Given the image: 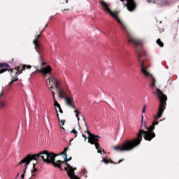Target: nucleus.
I'll list each match as a JSON object with an SVG mask.
<instances>
[{
	"mask_svg": "<svg viewBox=\"0 0 179 179\" xmlns=\"http://www.w3.org/2000/svg\"><path fill=\"white\" fill-rule=\"evenodd\" d=\"M47 27H48V24H47L45 26V29H47Z\"/></svg>",
	"mask_w": 179,
	"mask_h": 179,
	"instance_id": "nucleus-31",
	"label": "nucleus"
},
{
	"mask_svg": "<svg viewBox=\"0 0 179 179\" xmlns=\"http://www.w3.org/2000/svg\"><path fill=\"white\" fill-rule=\"evenodd\" d=\"M51 92H52V96H55V92H54V91L51 90Z\"/></svg>",
	"mask_w": 179,
	"mask_h": 179,
	"instance_id": "nucleus-27",
	"label": "nucleus"
},
{
	"mask_svg": "<svg viewBox=\"0 0 179 179\" xmlns=\"http://www.w3.org/2000/svg\"><path fill=\"white\" fill-rule=\"evenodd\" d=\"M41 37V34L38 35H36L35 39L33 41V44L35 45V49L37 52H43V48H41V45L38 43V38Z\"/></svg>",
	"mask_w": 179,
	"mask_h": 179,
	"instance_id": "nucleus-9",
	"label": "nucleus"
},
{
	"mask_svg": "<svg viewBox=\"0 0 179 179\" xmlns=\"http://www.w3.org/2000/svg\"><path fill=\"white\" fill-rule=\"evenodd\" d=\"M17 177H19V173H17Z\"/></svg>",
	"mask_w": 179,
	"mask_h": 179,
	"instance_id": "nucleus-35",
	"label": "nucleus"
},
{
	"mask_svg": "<svg viewBox=\"0 0 179 179\" xmlns=\"http://www.w3.org/2000/svg\"><path fill=\"white\" fill-rule=\"evenodd\" d=\"M65 10H69V9H64V10H62L63 12H65Z\"/></svg>",
	"mask_w": 179,
	"mask_h": 179,
	"instance_id": "nucleus-32",
	"label": "nucleus"
},
{
	"mask_svg": "<svg viewBox=\"0 0 179 179\" xmlns=\"http://www.w3.org/2000/svg\"><path fill=\"white\" fill-rule=\"evenodd\" d=\"M0 96H3V92H1V93L0 94Z\"/></svg>",
	"mask_w": 179,
	"mask_h": 179,
	"instance_id": "nucleus-33",
	"label": "nucleus"
},
{
	"mask_svg": "<svg viewBox=\"0 0 179 179\" xmlns=\"http://www.w3.org/2000/svg\"><path fill=\"white\" fill-rule=\"evenodd\" d=\"M62 125H65V120H60Z\"/></svg>",
	"mask_w": 179,
	"mask_h": 179,
	"instance_id": "nucleus-24",
	"label": "nucleus"
},
{
	"mask_svg": "<svg viewBox=\"0 0 179 179\" xmlns=\"http://www.w3.org/2000/svg\"><path fill=\"white\" fill-rule=\"evenodd\" d=\"M5 107H6V101H1L0 108H5Z\"/></svg>",
	"mask_w": 179,
	"mask_h": 179,
	"instance_id": "nucleus-17",
	"label": "nucleus"
},
{
	"mask_svg": "<svg viewBox=\"0 0 179 179\" xmlns=\"http://www.w3.org/2000/svg\"><path fill=\"white\" fill-rule=\"evenodd\" d=\"M155 94L157 96V99L159 101V105L157 110V114L155 117L154 121L152 123V125L148 127L146 123H143V115L141 116V126L136 134V138L131 140H127L122 145H118L113 147V149L115 152H131L134 150L135 148H138L142 142L143 138L145 141H148L150 142L153 138H156V134H155V128L156 125H159V122L156 121L159 120L163 115L164 110H166V106H167V96L164 95L163 92L160 89L157 88L155 92ZM147 129L145 131L142 129L143 127Z\"/></svg>",
	"mask_w": 179,
	"mask_h": 179,
	"instance_id": "nucleus-1",
	"label": "nucleus"
},
{
	"mask_svg": "<svg viewBox=\"0 0 179 179\" xmlns=\"http://www.w3.org/2000/svg\"><path fill=\"white\" fill-rule=\"evenodd\" d=\"M54 76H50L46 80V85L49 89H53L52 86L51 85V82L54 83Z\"/></svg>",
	"mask_w": 179,
	"mask_h": 179,
	"instance_id": "nucleus-11",
	"label": "nucleus"
},
{
	"mask_svg": "<svg viewBox=\"0 0 179 179\" xmlns=\"http://www.w3.org/2000/svg\"><path fill=\"white\" fill-rule=\"evenodd\" d=\"M38 160H40V159H37V160H36V163L33 164V171H31L32 174H34V173H37V171H38V169L36 168V165L38 163Z\"/></svg>",
	"mask_w": 179,
	"mask_h": 179,
	"instance_id": "nucleus-14",
	"label": "nucleus"
},
{
	"mask_svg": "<svg viewBox=\"0 0 179 179\" xmlns=\"http://www.w3.org/2000/svg\"><path fill=\"white\" fill-rule=\"evenodd\" d=\"M36 173H33L30 179L36 178Z\"/></svg>",
	"mask_w": 179,
	"mask_h": 179,
	"instance_id": "nucleus-23",
	"label": "nucleus"
},
{
	"mask_svg": "<svg viewBox=\"0 0 179 179\" xmlns=\"http://www.w3.org/2000/svg\"><path fill=\"white\" fill-rule=\"evenodd\" d=\"M71 134H74L75 138H76V136H78V131L75 129H73V130L71 131Z\"/></svg>",
	"mask_w": 179,
	"mask_h": 179,
	"instance_id": "nucleus-18",
	"label": "nucleus"
},
{
	"mask_svg": "<svg viewBox=\"0 0 179 179\" xmlns=\"http://www.w3.org/2000/svg\"><path fill=\"white\" fill-rule=\"evenodd\" d=\"M59 127L62 129H64V131H65V128H64V127L61 126V124H59Z\"/></svg>",
	"mask_w": 179,
	"mask_h": 179,
	"instance_id": "nucleus-28",
	"label": "nucleus"
},
{
	"mask_svg": "<svg viewBox=\"0 0 179 179\" xmlns=\"http://www.w3.org/2000/svg\"><path fill=\"white\" fill-rule=\"evenodd\" d=\"M55 110H56L57 120H58L59 122H61V119L59 118V113H58V110H57V108H55Z\"/></svg>",
	"mask_w": 179,
	"mask_h": 179,
	"instance_id": "nucleus-19",
	"label": "nucleus"
},
{
	"mask_svg": "<svg viewBox=\"0 0 179 179\" xmlns=\"http://www.w3.org/2000/svg\"><path fill=\"white\" fill-rule=\"evenodd\" d=\"M53 99H54L55 101H57V100L55 99V95H54Z\"/></svg>",
	"mask_w": 179,
	"mask_h": 179,
	"instance_id": "nucleus-30",
	"label": "nucleus"
},
{
	"mask_svg": "<svg viewBox=\"0 0 179 179\" xmlns=\"http://www.w3.org/2000/svg\"><path fill=\"white\" fill-rule=\"evenodd\" d=\"M156 43L158 45H159V47H164V43H163V42H162V40H160V38H158L157 40Z\"/></svg>",
	"mask_w": 179,
	"mask_h": 179,
	"instance_id": "nucleus-16",
	"label": "nucleus"
},
{
	"mask_svg": "<svg viewBox=\"0 0 179 179\" xmlns=\"http://www.w3.org/2000/svg\"><path fill=\"white\" fill-rule=\"evenodd\" d=\"M53 83L59 99H64L66 106H70L73 108H75V106L73 105V95H72L71 90L68 88L66 90L64 89L61 81L55 78H53Z\"/></svg>",
	"mask_w": 179,
	"mask_h": 179,
	"instance_id": "nucleus-3",
	"label": "nucleus"
},
{
	"mask_svg": "<svg viewBox=\"0 0 179 179\" xmlns=\"http://www.w3.org/2000/svg\"><path fill=\"white\" fill-rule=\"evenodd\" d=\"M129 43H133L136 47V51L137 57L138 58V62L141 66V71L145 78H148L150 80V87L153 88L156 86V79L149 71H148V66L145 64V61H143V57L146 55V52L143 50V43L135 38H130Z\"/></svg>",
	"mask_w": 179,
	"mask_h": 179,
	"instance_id": "nucleus-2",
	"label": "nucleus"
},
{
	"mask_svg": "<svg viewBox=\"0 0 179 179\" xmlns=\"http://www.w3.org/2000/svg\"><path fill=\"white\" fill-rule=\"evenodd\" d=\"M36 71L32 73V75L34 73H37V72H40V73H42L43 78H46L47 75H51V73L52 72V69L51 68V66H48L47 67H41V69H38V66L36 67Z\"/></svg>",
	"mask_w": 179,
	"mask_h": 179,
	"instance_id": "nucleus-7",
	"label": "nucleus"
},
{
	"mask_svg": "<svg viewBox=\"0 0 179 179\" xmlns=\"http://www.w3.org/2000/svg\"><path fill=\"white\" fill-rule=\"evenodd\" d=\"M83 138H84L85 141H86L87 139V137H86V136H85V134L82 135Z\"/></svg>",
	"mask_w": 179,
	"mask_h": 179,
	"instance_id": "nucleus-25",
	"label": "nucleus"
},
{
	"mask_svg": "<svg viewBox=\"0 0 179 179\" xmlns=\"http://www.w3.org/2000/svg\"><path fill=\"white\" fill-rule=\"evenodd\" d=\"M121 2H124L125 0H120ZM127 1V4L125 6L127 8V10L129 12H134L135 9H136V3H135V0H126Z\"/></svg>",
	"mask_w": 179,
	"mask_h": 179,
	"instance_id": "nucleus-8",
	"label": "nucleus"
},
{
	"mask_svg": "<svg viewBox=\"0 0 179 179\" xmlns=\"http://www.w3.org/2000/svg\"><path fill=\"white\" fill-rule=\"evenodd\" d=\"M73 106H74L75 108L71 106H68L69 107H71V108H73L74 110V113H76V117L78 120V121H79L80 118H79V114H80V112H79V110H78V108H76V105L75 104V101L73 100Z\"/></svg>",
	"mask_w": 179,
	"mask_h": 179,
	"instance_id": "nucleus-10",
	"label": "nucleus"
},
{
	"mask_svg": "<svg viewBox=\"0 0 179 179\" xmlns=\"http://www.w3.org/2000/svg\"><path fill=\"white\" fill-rule=\"evenodd\" d=\"M54 106H55V107H57V108H58L61 107V105H59V103H58V101H55Z\"/></svg>",
	"mask_w": 179,
	"mask_h": 179,
	"instance_id": "nucleus-20",
	"label": "nucleus"
},
{
	"mask_svg": "<svg viewBox=\"0 0 179 179\" xmlns=\"http://www.w3.org/2000/svg\"><path fill=\"white\" fill-rule=\"evenodd\" d=\"M19 80V78H17V76H13V78L11 81L9 83L8 86H12L15 82H17Z\"/></svg>",
	"mask_w": 179,
	"mask_h": 179,
	"instance_id": "nucleus-12",
	"label": "nucleus"
},
{
	"mask_svg": "<svg viewBox=\"0 0 179 179\" xmlns=\"http://www.w3.org/2000/svg\"><path fill=\"white\" fill-rule=\"evenodd\" d=\"M101 5L103 9L105 10V12H106V13H109L110 16H113V17L115 19L116 22H117V23H119V24L122 26L123 30L125 31V33H127L129 37L128 43H129V40L131 38H134V36H131V34H129V32L128 31V27H127V25H125V24H124V22H122V21H121V20L120 19V17L118 16V12L111 11V9H110V7H108V4H107L106 1H101Z\"/></svg>",
	"mask_w": 179,
	"mask_h": 179,
	"instance_id": "nucleus-5",
	"label": "nucleus"
},
{
	"mask_svg": "<svg viewBox=\"0 0 179 179\" xmlns=\"http://www.w3.org/2000/svg\"><path fill=\"white\" fill-rule=\"evenodd\" d=\"M45 30V28H44L43 29L41 30V34Z\"/></svg>",
	"mask_w": 179,
	"mask_h": 179,
	"instance_id": "nucleus-29",
	"label": "nucleus"
},
{
	"mask_svg": "<svg viewBox=\"0 0 179 179\" xmlns=\"http://www.w3.org/2000/svg\"><path fill=\"white\" fill-rule=\"evenodd\" d=\"M85 125L87 129V130L85 131V133H87L89 135L88 143H90V145H95L96 149L97 150V153L101 154V147L99 143V138H98L101 137H100V136H97L90 133V131H89V127L87 126V123H86V122H85Z\"/></svg>",
	"mask_w": 179,
	"mask_h": 179,
	"instance_id": "nucleus-6",
	"label": "nucleus"
},
{
	"mask_svg": "<svg viewBox=\"0 0 179 179\" xmlns=\"http://www.w3.org/2000/svg\"><path fill=\"white\" fill-rule=\"evenodd\" d=\"M58 108H59V113H61V114H64V110H62V109L61 108V106L59 107Z\"/></svg>",
	"mask_w": 179,
	"mask_h": 179,
	"instance_id": "nucleus-22",
	"label": "nucleus"
},
{
	"mask_svg": "<svg viewBox=\"0 0 179 179\" xmlns=\"http://www.w3.org/2000/svg\"><path fill=\"white\" fill-rule=\"evenodd\" d=\"M142 113H143V114H144L145 113H146V105H144V106H143Z\"/></svg>",
	"mask_w": 179,
	"mask_h": 179,
	"instance_id": "nucleus-21",
	"label": "nucleus"
},
{
	"mask_svg": "<svg viewBox=\"0 0 179 179\" xmlns=\"http://www.w3.org/2000/svg\"><path fill=\"white\" fill-rule=\"evenodd\" d=\"M68 1H69V0H66V3H68Z\"/></svg>",
	"mask_w": 179,
	"mask_h": 179,
	"instance_id": "nucleus-34",
	"label": "nucleus"
},
{
	"mask_svg": "<svg viewBox=\"0 0 179 179\" xmlns=\"http://www.w3.org/2000/svg\"><path fill=\"white\" fill-rule=\"evenodd\" d=\"M84 173H86V171H84Z\"/></svg>",
	"mask_w": 179,
	"mask_h": 179,
	"instance_id": "nucleus-37",
	"label": "nucleus"
},
{
	"mask_svg": "<svg viewBox=\"0 0 179 179\" xmlns=\"http://www.w3.org/2000/svg\"><path fill=\"white\" fill-rule=\"evenodd\" d=\"M83 121H85V118H83Z\"/></svg>",
	"mask_w": 179,
	"mask_h": 179,
	"instance_id": "nucleus-38",
	"label": "nucleus"
},
{
	"mask_svg": "<svg viewBox=\"0 0 179 179\" xmlns=\"http://www.w3.org/2000/svg\"><path fill=\"white\" fill-rule=\"evenodd\" d=\"M79 128H80H80H81L80 124H79Z\"/></svg>",
	"mask_w": 179,
	"mask_h": 179,
	"instance_id": "nucleus-36",
	"label": "nucleus"
},
{
	"mask_svg": "<svg viewBox=\"0 0 179 179\" xmlns=\"http://www.w3.org/2000/svg\"><path fill=\"white\" fill-rule=\"evenodd\" d=\"M102 162H103V163L105 164H108V163H112L113 164H117V163L113 162V160H111L110 159H106V158H103Z\"/></svg>",
	"mask_w": 179,
	"mask_h": 179,
	"instance_id": "nucleus-15",
	"label": "nucleus"
},
{
	"mask_svg": "<svg viewBox=\"0 0 179 179\" xmlns=\"http://www.w3.org/2000/svg\"><path fill=\"white\" fill-rule=\"evenodd\" d=\"M124 162V159H120V160L117 162V164H120V163H121V162Z\"/></svg>",
	"mask_w": 179,
	"mask_h": 179,
	"instance_id": "nucleus-26",
	"label": "nucleus"
},
{
	"mask_svg": "<svg viewBox=\"0 0 179 179\" xmlns=\"http://www.w3.org/2000/svg\"><path fill=\"white\" fill-rule=\"evenodd\" d=\"M26 69H31V66L20 64V66H17L14 69H10V66H9L8 63H0V75L1 73L6 72V71H9L11 76H13V73H15V76H17L18 75H20V73H22L23 71H26Z\"/></svg>",
	"mask_w": 179,
	"mask_h": 179,
	"instance_id": "nucleus-4",
	"label": "nucleus"
},
{
	"mask_svg": "<svg viewBox=\"0 0 179 179\" xmlns=\"http://www.w3.org/2000/svg\"><path fill=\"white\" fill-rule=\"evenodd\" d=\"M41 52H38L39 54V62L41 64V68H43L44 65H45V62H43V56H41Z\"/></svg>",
	"mask_w": 179,
	"mask_h": 179,
	"instance_id": "nucleus-13",
	"label": "nucleus"
}]
</instances>
